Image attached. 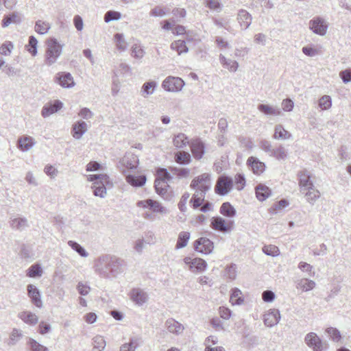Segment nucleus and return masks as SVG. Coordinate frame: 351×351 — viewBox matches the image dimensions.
Segmentation results:
<instances>
[{
  "mask_svg": "<svg viewBox=\"0 0 351 351\" xmlns=\"http://www.w3.org/2000/svg\"><path fill=\"white\" fill-rule=\"evenodd\" d=\"M158 86V84L156 81L151 80L145 82L141 89V95L144 98H147L148 96L152 95L156 88Z\"/></svg>",
  "mask_w": 351,
  "mask_h": 351,
  "instance_id": "bb28decb",
  "label": "nucleus"
},
{
  "mask_svg": "<svg viewBox=\"0 0 351 351\" xmlns=\"http://www.w3.org/2000/svg\"><path fill=\"white\" fill-rule=\"evenodd\" d=\"M18 317L25 324L34 326L38 322V316L30 311H23L19 313Z\"/></svg>",
  "mask_w": 351,
  "mask_h": 351,
  "instance_id": "c85d7f7f",
  "label": "nucleus"
},
{
  "mask_svg": "<svg viewBox=\"0 0 351 351\" xmlns=\"http://www.w3.org/2000/svg\"><path fill=\"white\" fill-rule=\"evenodd\" d=\"M184 263L188 265L192 272H203L207 267L206 262L201 258L185 257Z\"/></svg>",
  "mask_w": 351,
  "mask_h": 351,
  "instance_id": "9d476101",
  "label": "nucleus"
},
{
  "mask_svg": "<svg viewBox=\"0 0 351 351\" xmlns=\"http://www.w3.org/2000/svg\"><path fill=\"white\" fill-rule=\"evenodd\" d=\"M141 343L142 341L140 337H132L128 343H125L120 347V351H135Z\"/></svg>",
  "mask_w": 351,
  "mask_h": 351,
  "instance_id": "c756f323",
  "label": "nucleus"
},
{
  "mask_svg": "<svg viewBox=\"0 0 351 351\" xmlns=\"http://www.w3.org/2000/svg\"><path fill=\"white\" fill-rule=\"evenodd\" d=\"M106 344V341L102 336L97 335L93 339V346L96 348L104 350Z\"/></svg>",
  "mask_w": 351,
  "mask_h": 351,
  "instance_id": "0e129e2a",
  "label": "nucleus"
},
{
  "mask_svg": "<svg viewBox=\"0 0 351 351\" xmlns=\"http://www.w3.org/2000/svg\"><path fill=\"white\" fill-rule=\"evenodd\" d=\"M87 180L93 182L91 186L94 195L104 198L107 194L105 184L108 182V176L106 174L88 175Z\"/></svg>",
  "mask_w": 351,
  "mask_h": 351,
  "instance_id": "20e7f679",
  "label": "nucleus"
},
{
  "mask_svg": "<svg viewBox=\"0 0 351 351\" xmlns=\"http://www.w3.org/2000/svg\"><path fill=\"white\" fill-rule=\"evenodd\" d=\"M137 206L143 208H149L153 213L165 215L168 213L167 208L164 207L159 202L147 199L145 200L138 201Z\"/></svg>",
  "mask_w": 351,
  "mask_h": 351,
  "instance_id": "1a4fd4ad",
  "label": "nucleus"
},
{
  "mask_svg": "<svg viewBox=\"0 0 351 351\" xmlns=\"http://www.w3.org/2000/svg\"><path fill=\"white\" fill-rule=\"evenodd\" d=\"M10 224L12 229L20 231H22L28 227L27 219L25 217H11Z\"/></svg>",
  "mask_w": 351,
  "mask_h": 351,
  "instance_id": "2f4dec72",
  "label": "nucleus"
},
{
  "mask_svg": "<svg viewBox=\"0 0 351 351\" xmlns=\"http://www.w3.org/2000/svg\"><path fill=\"white\" fill-rule=\"evenodd\" d=\"M13 48V44L10 41H7L0 47V53L3 56H9Z\"/></svg>",
  "mask_w": 351,
  "mask_h": 351,
  "instance_id": "338daca9",
  "label": "nucleus"
},
{
  "mask_svg": "<svg viewBox=\"0 0 351 351\" xmlns=\"http://www.w3.org/2000/svg\"><path fill=\"white\" fill-rule=\"evenodd\" d=\"M168 186L166 182L162 180H156L154 182V187L156 193L163 197L167 193V187Z\"/></svg>",
  "mask_w": 351,
  "mask_h": 351,
  "instance_id": "3c124183",
  "label": "nucleus"
},
{
  "mask_svg": "<svg viewBox=\"0 0 351 351\" xmlns=\"http://www.w3.org/2000/svg\"><path fill=\"white\" fill-rule=\"evenodd\" d=\"M145 52L139 44H134L131 48V56L136 59H142Z\"/></svg>",
  "mask_w": 351,
  "mask_h": 351,
  "instance_id": "09e8293b",
  "label": "nucleus"
},
{
  "mask_svg": "<svg viewBox=\"0 0 351 351\" xmlns=\"http://www.w3.org/2000/svg\"><path fill=\"white\" fill-rule=\"evenodd\" d=\"M23 337V334L21 330L18 328H13L8 341L9 346H15Z\"/></svg>",
  "mask_w": 351,
  "mask_h": 351,
  "instance_id": "c9c22d12",
  "label": "nucleus"
},
{
  "mask_svg": "<svg viewBox=\"0 0 351 351\" xmlns=\"http://www.w3.org/2000/svg\"><path fill=\"white\" fill-rule=\"evenodd\" d=\"M292 137L291 134L285 129L282 125L277 124L274 127L273 138L276 140L285 141Z\"/></svg>",
  "mask_w": 351,
  "mask_h": 351,
  "instance_id": "b1692460",
  "label": "nucleus"
},
{
  "mask_svg": "<svg viewBox=\"0 0 351 351\" xmlns=\"http://www.w3.org/2000/svg\"><path fill=\"white\" fill-rule=\"evenodd\" d=\"M191 188L195 193H202L204 195L211 188L210 178L208 174L204 173L195 177L191 183Z\"/></svg>",
  "mask_w": 351,
  "mask_h": 351,
  "instance_id": "39448f33",
  "label": "nucleus"
},
{
  "mask_svg": "<svg viewBox=\"0 0 351 351\" xmlns=\"http://www.w3.org/2000/svg\"><path fill=\"white\" fill-rule=\"evenodd\" d=\"M63 104L60 101L56 100L53 104L45 105L42 109L41 114L45 118L48 117L60 110Z\"/></svg>",
  "mask_w": 351,
  "mask_h": 351,
  "instance_id": "4be33fe9",
  "label": "nucleus"
},
{
  "mask_svg": "<svg viewBox=\"0 0 351 351\" xmlns=\"http://www.w3.org/2000/svg\"><path fill=\"white\" fill-rule=\"evenodd\" d=\"M125 261L119 257L104 254L97 258L94 264L95 272L102 278L114 279L125 269Z\"/></svg>",
  "mask_w": 351,
  "mask_h": 351,
  "instance_id": "f257e3e1",
  "label": "nucleus"
},
{
  "mask_svg": "<svg viewBox=\"0 0 351 351\" xmlns=\"http://www.w3.org/2000/svg\"><path fill=\"white\" fill-rule=\"evenodd\" d=\"M175 160L179 164L187 165L191 160V155L186 152H178L175 155Z\"/></svg>",
  "mask_w": 351,
  "mask_h": 351,
  "instance_id": "c03bdc74",
  "label": "nucleus"
},
{
  "mask_svg": "<svg viewBox=\"0 0 351 351\" xmlns=\"http://www.w3.org/2000/svg\"><path fill=\"white\" fill-rule=\"evenodd\" d=\"M234 222L232 221H226L221 217H214L211 219L210 227L218 232L222 233H229L233 229Z\"/></svg>",
  "mask_w": 351,
  "mask_h": 351,
  "instance_id": "6e6552de",
  "label": "nucleus"
},
{
  "mask_svg": "<svg viewBox=\"0 0 351 351\" xmlns=\"http://www.w3.org/2000/svg\"><path fill=\"white\" fill-rule=\"evenodd\" d=\"M220 213L227 217H233L236 215V210L229 202H225L220 207Z\"/></svg>",
  "mask_w": 351,
  "mask_h": 351,
  "instance_id": "4c0bfd02",
  "label": "nucleus"
},
{
  "mask_svg": "<svg viewBox=\"0 0 351 351\" xmlns=\"http://www.w3.org/2000/svg\"><path fill=\"white\" fill-rule=\"evenodd\" d=\"M21 21L20 16L18 13L12 12L9 15H6L4 16L2 21V26L3 27H6L9 26L11 23H18Z\"/></svg>",
  "mask_w": 351,
  "mask_h": 351,
  "instance_id": "a19ab883",
  "label": "nucleus"
},
{
  "mask_svg": "<svg viewBox=\"0 0 351 351\" xmlns=\"http://www.w3.org/2000/svg\"><path fill=\"white\" fill-rule=\"evenodd\" d=\"M237 276V265L230 264L227 266L225 269V276L230 280L236 279Z\"/></svg>",
  "mask_w": 351,
  "mask_h": 351,
  "instance_id": "6e6d98bb",
  "label": "nucleus"
},
{
  "mask_svg": "<svg viewBox=\"0 0 351 351\" xmlns=\"http://www.w3.org/2000/svg\"><path fill=\"white\" fill-rule=\"evenodd\" d=\"M55 81L62 88H70L75 86L73 77L70 73L60 72L56 74Z\"/></svg>",
  "mask_w": 351,
  "mask_h": 351,
  "instance_id": "2eb2a0df",
  "label": "nucleus"
},
{
  "mask_svg": "<svg viewBox=\"0 0 351 351\" xmlns=\"http://www.w3.org/2000/svg\"><path fill=\"white\" fill-rule=\"evenodd\" d=\"M68 245L82 257L85 258L88 256V253L86 251V250L77 242L73 241H69Z\"/></svg>",
  "mask_w": 351,
  "mask_h": 351,
  "instance_id": "de8ad7c7",
  "label": "nucleus"
},
{
  "mask_svg": "<svg viewBox=\"0 0 351 351\" xmlns=\"http://www.w3.org/2000/svg\"><path fill=\"white\" fill-rule=\"evenodd\" d=\"M247 164L255 174L260 175L265 171V164L254 157H250L247 160Z\"/></svg>",
  "mask_w": 351,
  "mask_h": 351,
  "instance_id": "a878e982",
  "label": "nucleus"
},
{
  "mask_svg": "<svg viewBox=\"0 0 351 351\" xmlns=\"http://www.w3.org/2000/svg\"><path fill=\"white\" fill-rule=\"evenodd\" d=\"M233 183L232 178L221 176L217 179L215 188V192L220 195H226L232 190Z\"/></svg>",
  "mask_w": 351,
  "mask_h": 351,
  "instance_id": "0eeeda50",
  "label": "nucleus"
},
{
  "mask_svg": "<svg viewBox=\"0 0 351 351\" xmlns=\"http://www.w3.org/2000/svg\"><path fill=\"white\" fill-rule=\"evenodd\" d=\"M78 293L83 296L87 295L90 291V286L84 282H79L76 286Z\"/></svg>",
  "mask_w": 351,
  "mask_h": 351,
  "instance_id": "4d7b16f0",
  "label": "nucleus"
},
{
  "mask_svg": "<svg viewBox=\"0 0 351 351\" xmlns=\"http://www.w3.org/2000/svg\"><path fill=\"white\" fill-rule=\"evenodd\" d=\"M173 143L175 147L178 149H182L189 144V141L187 136L184 134L180 133L175 136Z\"/></svg>",
  "mask_w": 351,
  "mask_h": 351,
  "instance_id": "e433bc0d",
  "label": "nucleus"
},
{
  "mask_svg": "<svg viewBox=\"0 0 351 351\" xmlns=\"http://www.w3.org/2000/svg\"><path fill=\"white\" fill-rule=\"evenodd\" d=\"M309 28L315 34L324 36L328 29V24L324 19L317 16L309 21Z\"/></svg>",
  "mask_w": 351,
  "mask_h": 351,
  "instance_id": "f8f14e48",
  "label": "nucleus"
},
{
  "mask_svg": "<svg viewBox=\"0 0 351 351\" xmlns=\"http://www.w3.org/2000/svg\"><path fill=\"white\" fill-rule=\"evenodd\" d=\"M185 83L179 77L168 76L162 82V88L167 92L178 93L182 90Z\"/></svg>",
  "mask_w": 351,
  "mask_h": 351,
  "instance_id": "423d86ee",
  "label": "nucleus"
},
{
  "mask_svg": "<svg viewBox=\"0 0 351 351\" xmlns=\"http://www.w3.org/2000/svg\"><path fill=\"white\" fill-rule=\"evenodd\" d=\"M114 37L117 49L121 51H125L128 48V43L124 38L123 34L117 33Z\"/></svg>",
  "mask_w": 351,
  "mask_h": 351,
  "instance_id": "a18cd8bd",
  "label": "nucleus"
},
{
  "mask_svg": "<svg viewBox=\"0 0 351 351\" xmlns=\"http://www.w3.org/2000/svg\"><path fill=\"white\" fill-rule=\"evenodd\" d=\"M237 21L242 29H247L252 24V15L245 10H239L237 14Z\"/></svg>",
  "mask_w": 351,
  "mask_h": 351,
  "instance_id": "f3484780",
  "label": "nucleus"
},
{
  "mask_svg": "<svg viewBox=\"0 0 351 351\" xmlns=\"http://www.w3.org/2000/svg\"><path fill=\"white\" fill-rule=\"evenodd\" d=\"M120 18V12L116 11H108L104 16V21L106 23H109L112 21L119 20Z\"/></svg>",
  "mask_w": 351,
  "mask_h": 351,
  "instance_id": "69168bd1",
  "label": "nucleus"
},
{
  "mask_svg": "<svg viewBox=\"0 0 351 351\" xmlns=\"http://www.w3.org/2000/svg\"><path fill=\"white\" fill-rule=\"evenodd\" d=\"M219 60L222 66L230 73H235L239 66L237 61L228 58L222 53L219 54Z\"/></svg>",
  "mask_w": 351,
  "mask_h": 351,
  "instance_id": "a211bd4d",
  "label": "nucleus"
},
{
  "mask_svg": "<svg viewBox=\"0 0 351 351\" xmlns=\"http://www.w3.org/2000/svg\"><path fill=\"white\" fill-rule=\"evenodd\" d=\"M205 195L202 193H194L190 203L192 204L193 208L196 209L200 206L204 201Z\"/></svg>",
  "mask_w": 351,
  "mask_h": 351,
  "instance_id": "8fccbe9b",
  "label": "nucleus"
},
{
  "mask_svg": "<svg viewBox=\"0 0 351 351\" xmlns=\"http://www.w3.org/2000/svg\"><path fill=\"white\" fill-rule=\"evenodd\" d=\"M51 25L48 22L38 20L35 24V31L40 34H45L48 32Z\"/></svg>",
  "mask_w": 351,
  "mask_h": 351,
  "instance_id": "49530a36",
  "label": "nucleus"
},
{
  "mask_svg": "<svg viewBox=\"0 0 351 351\" xmlns=\"http://www.w3.org/2000/svg\"><path fill=\"white\" fill-rule=\"evenodd\" d=\"M43 274V269L40 264H34L27 271V276L30 278L40 277Z\"/></svg>",
  "mask_w": 351,
  "mask_h": 351,
  "instance_id": "79ce46f5",
  "label": "nucleus"
},
{
  "mask_svg": "<svg viewBox=\"0 0 351 351\" xmlns=\"http://www.w3.org/2000/svg\"><path fill=\"white\" fill-rule=\"evenodd\" d=\"M27 291L32 304L38 308H41L43 306V302L40 298V293L37 287L33 285H28Z\"/></svg>",
  "mask_w": 351,
  "mask_h": 351,
  "instance_id": "dca6fc26",
  "label": "nucleus"
},
{
  "mask_svg": "<svg viewBox=\"0 0 351 351\" xmlns=\"http://www.w3.org/2000/svg\"><path fill=\"white\" fill-rule=\"evenodd\" d=\"M258 109L266 115L280 116L282 112L277 106H271L267 104H259Z\"/></svg>",
  "mask_w": 351,
  "mask_h": 351,
  "instance_id": "473e14b6",
  "label": "nucleus"
},
{
  "mask_svg": "<svg viewBox=\"0 0 351 351\" xmlns=\"http://www.w3.org/2000/svg\"><path fill=\"white\" fill-rule=\"evenodd\" d=\"M122 173L125 176L127 182L133 186L139 187L145 184V176H134L128 173L130 170L135 169L138 166V158L132 154L125 155L120 162Z\"/></svg>",
  "mask_w": 351,
  "mask_h": 351,
  "instance_id": "f03ea898",
  "label": "nucleus"
},
{
  "mask_svg": "<svg viewBox=\"0 0 351 351\" xmlns=\"http://www.w3.org/2000/svg\"><path fill=\"white\" fill-rule=\"evenodd\" d=\"M158 178L156 180H162L167 183L171 179L170 173L166 169H159L157 171Z\"/></svg>",
  "mask_w": 351,
  "mask_h": 351,
  "instance_id": "e2e57ef3",
  "label": "nucleus"
},
{
  "mask_svg": "<svg viewBox=\"0 0 351 351\" xmlns=\"http://www.w3.org/2000/svg\"><path fill=\"white\" fill-rule=\"evenodd\" d=\"M308 191L305 194L306 201L313 205L315 202L320 197V192L313 186L312 189H307Z\"/></svg>",
  "mask_w": 351,
  "mask_h": 351,
  "instance_id": "58836bf2",
  "label": "nucleus"
},
{
  "mask_svg": "<svg viewBox=\"0 0 351 351\" xmlns=\"http://www.w3.org/2000/svg\"><path fill=\"white\" fill-rule=\"evenodd\" d=\"M280 319V311L276 308L267 311L263 315V322L267 327L276 326Z\"/></svg>",
  "mask_w": 351,
  "mask_h": 351,
  "instance_id": "4468645a",
  "label": "nucleus"
},
{
  "mask_svg": "<svg viewBox=\"0 0 351 351\" xmlns=\"http://www.w3.org/2000/svg\"><path fill=\"white\" fill-rule=\"evenodd\" d=\"M263 252L268 256H278L280 254L279 248L274 245H267L263 247Z\"/></svg>",
  "mask_w": 351,
  "mask_h": 351,
  "instance_id": "864d4df0",
  "label": "nucleus"
},
{
  "mask_svg": "<svg viewBox=\"0 0 351 351\" xmlns=\"http://www.w3.org/2000/svg\"><path fill=\"white\" fill-rule=\"evenodd\" d=\"M190 239V233L189 232H181L178 234L177 243L176 245V249H181L187 245Z\"/></svg>",
  "mask_w": 351,
  "mask_h": 351,
  "instance_id": "ea45409f",
  "label": "nucleus"
},
{
  "mask_svg": "<svg viewBox=\"0 0 351 351\" xmlns=\"http://www.w3.org/2000/svg\"><path fill=\"white\" fill-rule=\"evenodd\" d=\"M304 340L307 346L314 351H322L326 346V343H323L315 332L308 333L306 335Z\"/></svg>",
  "mask_w": 351,
  "mask_h": 351,
  "instance_id": "ddd939ff",
  "label": "nucleus"
},
{
  "mask_svg": "<svg viewBox=\"0 0 351 351\" xmlns=\"http://www.w3.org/2000/svg\"><path fill=\"white\" fill-rule=\"evenodd\" d=\"M171 49L178 52V55L182 53H186L189 50L184 40H178L173 42L171 45Z\"/></svg>",
  "mask_w": 351,
  "mask_h": 351,
  "instance_id": "37998d69",
  "label": "nucleus"
},
{
  "mask_svg": "<svg viewBox=\"0 0 351 351\" xmlns=\"http://www.w3.org/2000/svg\"><path fill=\"white\" fill-rule=\"evenodd\" d=\"M29 345L32 351H49L47 347L40 344L33 339H29Z\"/></svg>",
  "mask_w": 351,
  "mask_h": 351,
  "instance_id": "052dcab7",
  "label": "nucleus"
},
{
  "mask_svg": "<svg viewBox=\"0 0 351 351\" xmlns=\"http://www.w3.org/2000/svg\"><path fill=\"white\" fill-rule=\"evenodd\" d=\"M87 130L86 123L84 121H78L72 125V136L75 139H80Z\"/></svg>",
  "mask_w": 351,
  "mask_h": 351,
  "instance_id": "aec40b11",
  "label": "nucleus"
},
{
  "mask_svg": "<svg viewBox=\"0 0 351 351\" xmlns=\"http://www.w3.org/2000/svg\"><path fill=\"white\" fill-rule=\"evenodd\" d=\"M165 324L168 331L176 335L182 334L184 330L182 324L172 318L168 319Z\"/></svg>",
  "mask_w": 351,
  "mask_h": 351,
  "instance_id": "412c9836",
  "label": "nucleus"
},
{
  "mask_svg": "<svg viewBox=\"0 0 351 351\" xmlns=\"http://www.w3.org/2000/svg\"><path fill=\"white\" fill-rule=\"evenodd\" d=\"M234 184L237 190L240 191L243 189L245 184V180L243 175L237 174L234 177Z\"/></svg>",
  "mask_w": 351,
  "mask_h": 351,
  "instance_id": "774afa93",
  "label": "nucleus"
},
{
  "mask_svg": "<svg viewBox=\"0 0 351 351\" xmlns=\"http://www.w3.org/2000/svg\"><path fill=\"white\" fill-rule=\"evenodd\" d=\"M190 197L188 192L184 193L178 203V208L182 213H185L187 210L186 204Z\"/></svg>",
  "mask_w": 351,
  "mask_h": 351,
  "instance_id": "680f3d73",
  "label": "nucleus"
},
{
  "mask_svg": "<svg viewBox=\"0 0 351 351\" xmlns=\"http://www.w3.org/2000/svg\"><path fill=\"white\" fill-rule=\"evenodd\" d=\"M315 286V282L308 278H302L298 280L296 282V289L304 292L313 290Z\"/></svg>",
  "mask_w": 351,
  "mask_h": 351,
  "instance_id": "cd10ccee",
  "label": "nucleus"
},
{
  "mask_svg": "<svg viewBox=\"0 0 351 351\" xmlns=\"http://www.w3.org/2000/svg\"><path fill=\"white\" fill-rule=\"evenodd\" d=\"M271 156L275 157L278 160H283L287 157V152L282 146L274 149Z\"/></svg>",
  "mask_w": 351,
  "mask_h": 351,
  "instance_id": "13d9d810",
  "label": "nucleus"
},
{
  "mask_svg": "<svg viewBox=\"0 0 351 351\" xmlns=\"http://www.w3.org/2000/svg\"><path fill=\"white\" fill-rule=\"evenodd\" d=\"M299 177V186L301 189H310L313 186V182L310 180L311 176L306 170L302 171L298 173Z\"/></svg>",
  "mask_w": 351,
  "mask_h": 351,
  "instance_id": "5701e85b",
  "label": "nucleus"
},
{
  "mask_svg": "<svg viewBox=\"0 0 351 351\" xmlns=\"http://www.w3.org/2000/svg\"><path fill=\"white\" fill-rule=\"evenodd\" d=\"M244 299L242 296L241 291L238 288H234L231 291L230 302L232 305H241Z\"/></svg>",
  "mask_w": 351,
  "mask_h": 351,
  "instance_id": "f704fd0d",
  "label": "nucleus"
},
{
  "mask_svg": "<svg viewBox=\"0 0 351 351\" xmlns=\"http://www.w3.org/2000/svg\"><path fill=\"white\" fill-rule=\"evenodd\" d=\"M37 44H38V40L34 36H31L29 37V42H28V45H26V48H27V50L33 56H35L37 54Z\"/></svg>",
  "mask_w": 351,
  "mask_h": 351,
  "instance_id": "603ef678",
  "label": "nucleus"
},
{
  "mask_svg": "<svg viewBox=\"0 0 351 351\" xmlns=\"http://www.w3.org/2000/svg\"><path fill=\"white\" fill-rule=\"evenodd\" d=\"M46 45L45 62L47 65L51 66L57 61L62 54L63 45L60 44L55 38L48 39Z\"/></svg>",
  "mask_w": 351,
  "mask_h": 351,
  "instance_id": "7ed1b4c3",
  "label": "nucleus"
},
{
  "mask_svg": "<svg viewBox=\"0 0 351 351\" xmlns=\"http://www.w3.org/2000/svg\"><path fill=\"white\" fill-rule=\"evenodd\" d=\"M131 300L138 305H143L147 300L148 296L145 291L139 288L133 289L130 292Z\"/></svg>",
  "mask_w": 351,
  "mask_h": 351,
  "instance_id": "6ab92c4d",
  "label": "nucleus"
},
{
  "mask_svg": "<svg viewBox=\"0 0 351 351\" xmlns=\"http://www.w3.org/2000/svg\"><path fill=\"white\" fill-rule=\"evenodd\" d=\"M34 145V139L29 136H23L18 140L19 148L23 152L29 150Z\"/></svg>",
  "mask_w": 351,
  "mask_h": 351,
  "instance_id": "7c9ffc66",
  "label": "nucleus"
},
{
  "mask_svg": "<svg viewBox=\"0 0 351 351\" xmlns=\"http://www.w3.org/2000/svg\"><path fill=\"white\" fill-rule=\"evenodd\" d=\"M213 249V242L206 237H200L194 242V250L199 253L209 254Z\"/></svg>",
  "mask_w": 351,
  "mask_h": 351,
  "instance_id": "9b49d317",
  "label": "nucleus"
},
{
  "mask_svg": "<svg viewBox=\"0 0 351 351\" xmlns=\"http://www.w3.org/2000/svg\"><path fill=\"white\" fill-rule=\"evenodd\" d=\"M326 332L331 337V339L336 342H338L341 339V335L339 330L335 328L330 327L326 330Z\"/></svg>",
  "mask_w": 351,
  "mask_h": 351,
  "instance_id": "bf43d9fd",
  "label": "nucleus"
},
{
  "mask_svg": "<svg viewBox=\"0 0 351 351\" xmlns=\"http://www.w3.org/2000/svg\"><path fill=\"white\" fill-rule=\"evenodd\" d=\"M204 145L199 140L193 141L191 144V150L196 159H200L204 154Z\"/></svg>",
  "mask_w": 351,
  "mask_h": 351,
  "instance_id": "393cba45",
  "label": "nucleus"
},
{
  "mask_svg": "<svg viewBox=\"0 0 351 351\" xmlns=\"http://www.w3.org/2000/svg\"><path fill=\"white\" fill-rule=\"evenodd\" d=\"M318 105L319 107L323 110L329 109L332 106L331 97L329 95L322 96L319 99Z\"/></svg>",
  "mask_w": 351,
  "mask_h": 351,
  "instance_id": "5fc2aeb1",
  "label": "nucleus"
},
{
  "mask_svg": "<svg viewBox=\"0 0 351 351\" xmlns=\"http://www.w3.org/2000/svg\"><path fill=\"white\" fill-rule=\"evenodd\" d=\"M271 190L269 187L262 184L256 187V195L259 201H264L271 195Z\"/></svg>",
  "mask_w": 351,
  "mask_h": 351,
  "instance_id": "72a5a7b5",
  "label": "nucleus"
}]
</instances>
